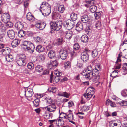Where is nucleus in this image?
<instances>
[{
	"label": "nucleus",
	"instance_id": "a878e982",
	"mask_svg": "<svg viewBox=\"0 0 127 127\" xmlns=\"http://www.w3.org/2000/svg\"><path fill=\"white\" fill-rule=\"evenodd\" d=\"M65 36L67 39H70L72 37V31L68 30L66 32Z\"/></svg>",
	"mask_w": 127,
	"mask_h": 127
},
{
	"label": "nucleus",
	"instance_id": "f03ea898",
	"mask_svg": "<svg viewBox=\"0 0 127 127\" xmlns=\"http://www.w3.org/2000/svg\"><path fill=\"white\" fill-rule=\"evenodd\" d=\"M51 6L48 3L44 2L40 7L39 10L43 15L48 16L51 12Z\"/></svg>",
	"mask_w": 127,
	"mask_h": 127
},
{
	"label": "nucleus",
	"instance_id": "4468645a",
	"mask_svg": "<svg viewBox=\"0 0 127 127\" xmlns=\"http://www.w3.org/2000/svg\"><path fill=\"white\" fill-rule=\"evenodd\" d=\"M33 92L32 89L31 88H28L25 91V95L27 97H30L32 96Z\"/></svg>",
	"mask_w": 127,
	"mask_h": 127
},
{
	"label": "nucleus",
	"instance_id": "2f4dec72",
	"mask_svg": "<svg viewBox=\"0 0 127 127\" xmlns=\"http://www.w3.org/2000/svg\"><path fill=\"white\" fill-rule=\"evenodd\" d=\"M111 125H112L113 127L114 126L116 127H121V123L120 121L117 123H115L114 121H112L111 123Z\"/></svg>",
	"mask_w": 127,
	"mask_h": 127
},
{
	"label": "nucleus",
	"instance_id": "5701e85b",
	"mask_svg": "<svg viewBox=\"0 0 127 127\" xmlns=\"http://www.w3.org/2000/svg\"><path fill=\"white\" fill-rule=\"evenodd\" d=\"M48 121L49 122V124L50 125H52L54 127H58V119L49 120Z\"/></svg>",
	"mask_w": 127,
	"mask_h": 127
},
{
	"label": "nucleus",
	"instance_id": "dca6fc26",
	"mask_svg": "<svg viewBox=\"0 0 127 127\" xmlns=\"http://www.w3.org/2000/svg\"><path fill=\"white\" fill-rule=\"evenodd\" d=\"M89 55L86 52H82L81 54V58L83 62H87L89 60Z\"/></svg>",
	"mask_w": 127,
	"mask_h": 127
},
{
	"label": "nucleus",
	"instance_id": "79ce46f5",
	"mask_svg": "<svg viewBox=\"0 0 127 127\" xmlns=\"http://www.w3.org/2000/svg\"><path fill=\"white\" fill-rule=\"evenodd\" d=\"M95 16L96 19H98L100 18L101 16V14L100 12H96L95 13Z\"/></svg>",
	"mask_w": 127,
	"mask_h": 127
},
{
	"label": "nucleus",
	"instance_id": "37998d69",
	"mask_svg": "<svg viewBox=\"0 0 127 127\" xmlns=\"http://www.w3.org/2000/svg\"><path fill=\"white\" fill-rule=\"evenodd\" d=\"M66 114L65 113L62 112L60 113L59 118L61 119H65L66 117Z\"/></svg>",
	"mask_w": 127,
	"mask_h": 127
},
{
	"label": "nucleus",
	"instance_id": "864d4df0",
	"mask_svg": "<svg viewBox=\"0 0 127 127\" xmlns=\"http://www.w3.org/2000/svg\"><path fill=\"white\" fill-rule=\"evenodd\" d=\"M67 116L68 119L69 121L73 120V115L72 113H69L67 115Z\"/></svg>",
	"mask_w": 127,
	"mask_h": 127
},
{
	"label": "nucleus",
	"instance_id": "2eb2a0df",
	"mask_svg": "<svg viewBox=\"0 0 127 127\" xmlns=\"http://www.w3.org/2000/svg\"><path fill=\"white\" fill-rule=\"evenodd\" d=\"M81 74L84 77L87 79L90 80L92 77V72L91 71L89 72H86L85 73L83 72Z\"/></svg>",
	"mask_w": 127,
	"mask_h": 127
},
{
	"label": "nucleus",
	"instance_id": "423d86ee",
	"mask_svg": "<svg viewBox=\"0 0 127 127\" xmlns=\"http://www.w3.org/2000/svg\"><path fill=\"white\" fill-rule=\"evenodd\" d=\"M10 17L8 14L4 13L1 15L0 19L5 23H7L9 21Z\"/></svg>",
	"mask_w": 127,
	"mask_h": 127
},
{
	"label": "nucleus",
	"instance_id": "c03bdc74",
	"mask_svg": "<svg viewBox=\"0 0 127 127\" xmlns=\"http://www.w3.org/2000/svg\"><path fill=\"white\" fill-rule=\"evenodd\" d=\"M27 67L28 69H32L34 68V65L32 63L30 62L28 63Z\"/></svg>",
	"mask_w": 127,
	"mask_h": 127
},
{
	"label": "nucleus",
	"instance_id": "9d476101",
	"mask_svg": "<svg viewBox=\"0 0 127 127\" xmlns=\"http://www.w3.org/2000/svg\"><path fill=\"white\" fill-rule=\"evenodd\" d=\"M100 71L96 69H93L92 72V75L94 77L95 79H97L98 80L100 79V76L101 75Z\"/></svg>",
	"mask_w": 127,
	"mask_h": 127
},
{
	"label": "nucleus",
	"instance_id": "b1692460",
	"mask_svg": "<svg viewBox=\"0 0 127 127\" xmlns=\"http://www.w3.org/2000/svg\"><path fill=\"white\" fill-rule=\"evenodd\" d=\"M95 1L94 0H85V2L86 4H85V6L87 7H88L90 5L94 4Z\"/></svg>",
	"mask_w": 127,
	"mask_h": 127
},
{
	"label": "nucleus",
	"instance_id": "f3484780",
	"mask_svg": "<svg viewBox=\"0 0 127 127\" xmlns=\"http://www.w3.org/2000/svg\"><path fill=\"white\" fill-rule=\"evenodd\" d=\"M7 34L8 36L11 39H13L15 37V31L13 30L8 31Z\"/></svg>",
	"mask_w": 127,
	"mask_h": 127
},
{
	"label": "nucleus",
	"instance_id": "58836bf2",
	"mask_svg": "<svg viewBox=\"0 0 127 127\" xmlns=\"http://www.w3.org/2000/svg\"><path fill=\"white\" fill-rule=\"evenodd\" d=\"M64 119H58V127H60L63 126L64 123Z\"/></svg>",
	"mask_w": 127,
	"mask_h": 127
},
{
	"label": "nucleus",
	"instance_id": "0e129e2a",
	"mask_svg": "<svg viewBox=\"0 0 127 127\" xmlns=\"http://www.w3.org/2000/svg\"><path fill=\"white\" fill-rule=\"evenodd\" d=\"M6 52H9V53H10V50L9 47H6L5 48L3 49V51Z\"/></svg>",
	"mask_w": 127,
	"mask_h": 127
},
{
	"label": "nucleus",
	"instance_id": "7ed1b4c3",
	"mask_svg": "<svg viewBox=\"0 0 127 127\" xmlns=\"http://www.w3.org/2000/svg\"><path fill=\"white\" fill-rule=\"evenodd\" d=\"M62 25L63 22L62 20L51 21L50 23V28L54 31H59L62 28Z\"/></svg>",
	"mask_w": 127,
	"mask_h": 127
},
{
	"label": "nucleus",
	"instance_id": "680f3d73",
	"mask_svg": "<svg viewBox=\"0 0 127 127\" xmlns=\"http://www.w3.org/2000/svg\"><path fill=\"white\" fill-rule=\"evenodd\" d=\"M95 67L94 69H96L100 71L101 69L100 65L99 64L96 65L95 66Z\"/></svg>",
	"mask_w": 127,
	"mask_h": 127
},
{
	"label": "nucleus",
	"instance_id": "603ef678",
	"mask_svg": "<svg viewBox=\"0 0 127 127\" xmlns=\"http://www.w3.org/2000/svg\"><path fill=\"white\" fill-rule=\"evenodd\" d=\"M70 66V62H67L64 63V66L65 68H69Z\"/></svg>",
	"mask_w": 127,
	"mask_h": 127
},
{
	"label": "nucleus",
	"instance_id": "0eeeda50",
	"mask_svg": "<svg viewBox=\"0 0 127 127\" xmlns=\"http://www.w3.org/2000/svg\"><path fill=\"white\" fill-rule=\"evenodd\" d=\"M70 50L69 49H65L63 51H61L60 53V56L63 60L65 59L67 56L68 54L69 53Z\"/></svg>",
	"mask_w": 127,
	"mask_h": 127
},
{
	"label": "nucleus",
	"instance_id": "1a4fd4ad",
	"mask_svg": "<svg viewBox=\"0 0 127 127\" xmlns=\"http://www.w3.org/2000/svg\"><path fill=\"white\" fill-rule=\"evenodd\" d=\"M35 25L37 28L42 30L45 28L46 24L44 22H40V21H38L35 22Z\"/></svg>",
	"mask_w": 127,
	"mask_h": 127
},
{
	"label": "nucleus",
	"instance_id": "a19ab883",
	"mask_svg": "<svg viewBox=\"0 0 127 127\" xmlns=\"http://www.w3.org/2000/svg\"><path fill=\"white\" fill-rule=\"evenodd\" d=\"M95 26L96 28L98 30H100L102 28L101 22L100 21H97L95 24Z\"/></svg>",
	"mask_w": 127,
	"mask_h": 127
},
{
	"label": "nucleus",
	"instance_id": "ea45409f",
	"mask_svg": "<svg viewBox=\"0 0 127 127\" xmlns=\"http://www.w3.org/2000/svg\"><path fill=\"white\" fill-rule=\"evenodd\" d=\"M63 41V38L62 37L60 38L57 39L56 44L58 45H60L62 44Z\"/></svg>",
	"mask_w": 127,
	"mask_h": 127
},
{
	"label": "nucleus",
	"instance_id": "a211bd4d",
	"mask_svg": "<svg viewBox=\"0 0 127 127\" xmlns=\"http://www.w3.org/2000/svg\"><path fill=\"white\" fill-rule=\"evenodd\" d=\"M15 27L16 29L18 30H21L24 27V24L20 22H18L15 25Z\"/></svg>",
	"mask_w": 127,
	"mask_h": 127
},
{
	"label": "nucleus",
	"instance_id": "338daca9",
	"mask_svg": "<svg viewBox=\"0 0 127 127\" xmlns=\"http://www.w3.org/2000/svg\"><path fill=\"white\" fill-rule=\"evenodd\" d=\"M124 44L126 45V46H127V40H125L124 41H123L122 42V43H121V44L120 45V46H122Z\"/></svg>",
	"mask_w": 127,
	"mask_h": 127
},
{
	"label": "nucleus",
	"instance_id": "de8ad7c7",
	"mask_svg": "<svg viewBox=\"0 0 127 127\" xmlns=\"http://www.w3.org/2000/svg\"><path fill=\"white\" fill-rule=\"evenodd\" d=\"M89 108V106H84L82 107L81 109L82 111H88Z\"/></svg>",
	"mask_w": 127,
	"mask_h": 127
},
{
	"label": "nucleus",
	"instance_id": "c9c22d12",
	"mask_svg": "<svg viewBox=\"0 0 127 127\" xmlns=\"http://www.w3.org/2000/svg\"><path fill=\"white\" fill-rule=\"evenodd\" d=\"M70 95V94L67 93L65 92H63L59 94L60 96H64L67 98H69Z\"/></svg>",
	"mask_w": 127,
	"mask_h": 127
},
{
	"label": "nucleus",
	"instance_id": "f257e3e1",
	"mask_svg": "<svg viewBox=\"0 0 127 127\" xmlns=\"http://www.w3.org/2000/svg\"><path fill=\"white\" fill-rule=\"evenodd\" d=\"M21 46L23 49L28 51L31 53H32L34 51L35 48L34 45L30 41H24Z\"/></svg>",
	"mask_w": 127,
	"mask_h": 127
},
{
	"label": "nucleus",
	"instance_id": "473e14b6",
	"mask_svg": "<svg viewBox=\"0 0 127 127\" xmlns=\"http://www.w3.org/2000/svg\"><path fill=\"white\" fill-rule=\"evenodd\" d=\"M58 65V63L56 60H55L52 61L51 62L50 64H49V66L50 67H53V68H55Z\"/></svg>",
	"mask_w": 127,
	"mask_h": 127
},
{
	"label": "nucleus",
	"instance_id": "09e8293b",
	"mask_svg": "<svg viewBox=\"0 0 127 127\" xmlns=\"http://www.w3.org/2000/svg\"><path fill=\"white\" fill-rule=\"evenodd\" d=\"M61 78V77H59L56 75V76H55L53 81L54 82L56 83H57L59 82Z\"/></svg>",
	"mask_w": 127,
	"mask_h": 127
},
{
	"label": "nucleus",
	"instance_id": "e433bc0d",
	"mask_svg": "<svg viewBox=\"0 0 127 127\" xmlns=\"http://www.w3.org/2000/svg\"><path fill=\"white\" fill-rule=\"evenodd\" d=\"M65 10L64 6L63 5H61L59 6L58 10L59 12L63 13L64 11Z\"/></svg>",
	"mask_w": 127,
	"mask_h": 127
},
{
	"label": "nucleus",
	"instance_id": "4be33fe9",
	"mask_svg": "<svg viewBox=\"0 0 127 127\" xmlns=\"http://www.w3.org/2000/svg\"><path fill=\"white\" fill-rule=\"evenodd\" d=\"M81 19L82 22L84 23H86L90 20L88 16L84 15L81 16Z\"/></svg>",
	"mask_w": 127,
	"mask_h": 127
},
{
	"label": "nucleus",
	"instance_id": "8fccbe9b",
	"mask_svg": "<svg viewBox=\"0 0 127 127\" xmlns=\"http://www.w3.org/2000/svg\"><path fill=\"white\" fill-rule=\"evenodd\" d=\"M117 103L119 104L121 106H126L127 105V101H123L121 102H118Z\"/></svg>",
	"mask_w": 127,
	"mask_h": 127
},
{
	"label": "nucleus",
	"instance_id": "3c124183",
	"mask_svg": "<svg viewBox=\"0 0 127 127\" xmlns=\"http://www.w3.org/2000/svg\"><path fill=\"white\" fill-rule=\"evenodd\" d=\"M121 95L124 97L127 96V89H125L121 92Z\"/></svg>",
	"mask_w": 127,
	"mask_h": 127
},
{
	"label": "nucleus",
	"instance_id": "13d9d810",
	"mask_svg": "<svg viewBox=\"0 0 127 127\" xmlns=\"http://www.w3.org/2000/svg\"><path fill=\"white\" fill-rule=\"evenodd\" d=\"M29 2V0H26L24 2V5L25 7L27 8L28 7Z\"/></svg>",
	"mask_w": 127,
	"mask_h": 127
},
{
	"label": "nucleus",
	"instance_id": "69168bd1",
	"mask_svg": "<svg viewBox=\"0 0 127 127\" xmlns=\"http://www.w3.org/2000/svg\"><path fill=\"white\" fill-rule=\"evenodd\" d=\"M7 26L9 27H12L13 25V24L12 23L10 22L9 21L7 23Z\"/></svg>",
	"mask_w": 127,
	"mask_h": 127
},
{
	"label": "nucleus",
	"instance_id": "bf43d9fd",
	"mask_svg": "<svg viewBox=\"0 0 127 127\" xmlns=\"http://www.w3.org/2000/svg\"><path fill=\"white\" fill-rule=\"evenodd\" d=\"M35 39L36 42H40L41 41L42 38L39 36H37L35 38Z\"/></svg>",
	"mask_w": 127,
	"mask_h": 127
},
{
	"label": "nucleus",
	"instance_id": "20e7f679",
	"mask_svg": "<svg viewBox=\"0 0 127 127\" xmlns=\"http://www.w3.org/2000/svg\"><path fill=\"white\" fill-rule=\"evenodd\" d=\"M95 90L93 87H89L87 90L86 93L84 94L83 96L87 100H89L95 93Z\"/></svg>",
	"mask_w": 127,
	"mask_h": 127
},
{
	"label": "nucleus",
	"instance_id": "c85d7f7f",
	"mask_svg": "<svg viewBox=\"0 0 127 127\" xmlns=\"http://www.w3.org/2000/svg\"><path fill=\"white\" fill-rule=\"evenodd\" d=\"M20 43V41L17 39H14L11 43V45L13 47H15L18 45Z\"/></svg>",
	"mask_w": 127,
	"mask_h": 127
},
{
	"label": "nucleus",
	"instance_id": "412c9836",
	"mask_svg": "<svg viewBox=\"0 0 127 127\" xmlns=\"http://www.w3.org/2000/svg\"><path fill=\"white\" fill-rule=\"evenodd\" d=\"M27 20L31 22L34 21L35 18L32 14L30 12L28 13L26 15Z\"/></svg>",
	"mask_w": 127,
	"mask_h": 127
},
{
	"label": "nucleus",
	"instance_id": "f704fd0d",
	"mask_svg": "<svg viewBox=\"0 0 127 127\" xmlns=\"http://www.w3.org/2000/svg\"><path fill=\"white\" fill-rule=\"evenodd\" d=\"M71 20L75 21L77 18V14L74 12H72L70 14Z\"/></svg>",
	"mask_w": 127,
	"mask_h": 127
},
{
	"label": "nucleus",
	"instance_id": "4d7b16f0",
	"mask_svg": "<svg viewBox=\"0 0 127 127\" xmlns=\"http://www.w3.org/2000/svg\"><path fill=\"white\" fill-rule=\"evenodd\" d=\"M45 100H46V102L47 103L49 104L52 103V101L50 97H46L45 98Z\"/></svg>",
	"mask_w": 127,
	"mask_h": 127
},
{
	"label": "nucleus",
	"instance_id": "49530a36",
	"mask_svg": "<svg viewBox=\"0 0 127 127\" xmlns=\"http://www.w3.org/2000/svg\"><path fill=\"white\" fill-rule=\"evenodd\" d=\"M98 54V52L97 50L95 49L92 52V56L93 57H96Z\"/></svg>",
	"mask_w": 127,
	"mask_h": 127
},
{
	"label": "nucleus",
	"instance_id": "cd10ccee",
	"mask_svg": "<svg viewBox=\"0 0 127 127\" xmlns=\"http://www.w3.org/2000/svg\"><path fill=\"white\" fill-rule=\"evenodd\" d=\"M89 37L86 35H84L82 36L81 38V41L83 43H86L88 41Z\"/></svg>",
	"mask_w": 127,
	"mask_h": 127
},
{
	"label": "nucleus",
	"instance_id": "c756f323",
	"mask_svg": "<svg viewBox=\"0 0 127 127\" xmlns=\"http://www.w3.org/2000/svg\"><path fill=\"white\" fill-rule=\"evenodd\" d=\"M36 50L38 52L40 53L44 51V48L41 45H39L36 46Z\"/></svg>",
	"mask_w": 127,
	"mask_h": 127
},
{
	"label": "nucleus",
	"instance_id": "72a5a7b5",
	"mask_svg": "<svg viewBox=\"0 0 127 127\" xmlns=\"http://www.w3.org/2000/svg\"><path fill=\"white\" fill-rule=\"evenodd\" d=\"M5 58L6 61L8 62H11L13 60V58L12 56L9 54L6 55Z\"/></svg>",
	"mask_w": 127,
	"mask_h": 127
},
{
	"label": "nucleus",
	"instance_id": "052dcab7",
	"mask_svg": "<svg viewBox=\"0 0 127 127\" xmlns=\"http://www.w3.org/2000/svg\"><path fill=\"white\" fill-rule=\"evenodd\" d=\"M93 69L91 65L88 66L86 69V71L87 72H92V70Z\"/></svg>",
	"mask_w": 127,
	"mask_h": 127
},
{
	"label": "nucleus",
	"instance_id": "6e6552de",
	"mask_svg": "<svg viewBox=\"0 0 127 127\" xmlns=\"http://www.w3.org/2000/svg\"><path fill=\"white\" fill-rule=\"evenodd\" d=\"M26 59V56L25 55H23L22 56L20 57L16 61L18 65L20 66L24 65H25V60Z\"/></svg>",
	"mask_w": 127,
	"mask_h": 127
},
{
	"label": "nucleus",
	"instance_id": "7c9ffc66",
	"mask_svg": "<svg viewBox=\"0 0 127 127\" xmlns=\"http://www.w3.org/2000/svg\"><path fill=\"white\" fill-rule=\"evenodd\" d=\"M48 56L50 59L54 58L55 57V53L54 50H50L48 53Z\"/></svg>",
	"mask_w": 127,
	"mask_h": 127
},
{
	"label": "nucleus",
	"instance_id": "aec40b11",
	"mask_svg": "<svg viewBox=\"0 0 127 127\" xmlns=\"http://www.w3.org/2000/svg\"><path fill=\"white\" fill-rule=\"evenodd\" d=\"M83 24L81 22H78L76 25L75 30L78 32H79L83 29Z\"/></svg>",
	"mask_w": 127,
	"mask_h": 127
},
{
	"label": "nucleus",
	"instance_id": "4c0bfd02",
	"mask_svg": "<svg viewBox=\"0 0 127 127\" xmlns=\"http://www.w3.org/2000/svg\"><path fill=\"white\" fill-rule=\"evenodd\" d=\"M18 35L20 37L24 36L25 35V31L23 30H20L18 33Z\"/></svg>",
	"mask_w": 127,
	"mask_h": 127
},
{
	"label": "nucleus",
	"instance_id": "393cba45",
	"mask_svg": "<svg viewBox=\"0 0 127 127\" xmlns=\"http://www.w3.org/2000/svg\"><path fill=\"white\" fill-rule=\"evenodd\" d=\"M89 9L90 11L91 12L95 13L96 12L97 10V7L95 6V3L94 4H92L90 6Z\"/></svg>",
	"mask_w": 127,
	"mask_h": 127
},
{
	"label": "nucleus",
	"instance_id": "e2e57ef3",
	"mask_svg": "<svg viewBox=\"0 0 127 127\" xmlns=\"http://www.w3.org/2000/svg\"><path fill=\"white\" fill-rule=\"evenodd\" d=\"M24 1V0H15V3L17 4H21Z\"/></svg>",
	"mask_w": 127,
	"mask_h": 127
},
{
	"label": "nucleus",
	"instance_id": "bb28decb",
	"mask_svg": "<svg viewBox=\"0 0 127 127\" xmlns=\"http://www.w3.org/2000/svg\"><path fill=\"white\" fill-rule=\"evenodd\" d=\"M53 114L51 113H48L47 111H45L43 115L44 117L47 119H51L53 117Z\"/></svg>",
	"mask_w": 127,
	"mask_h": 127
},
{
	"label": "nucleus",
	"instance_id": "9b49d317",
	"mask_svg": "<svg viewBox=\"0 0 127 127\" xmlns=\"http://www.w3.org/2000/svg\"><path fill=\"white\" fill-rule=\"evenodd\" d=\"M122 56V55L121 54V53L118 55V56L117 58V61L115 62L116 66L115 69H119L121 68V57Z\"/></svg>",
	"mask_w": 127,
	"mask_h": 127
},
{
	"label": "nucleus",
	"instance_id": "5fc2aeb1",
	"mask_svg": "<svg viewBox=\"0 0 127 127\" xmlns=\"http://www.w3.org/2000/svg\"><path fill=\"white\" fill-rule=\"evenodd\" d=\"M0 29L2 32H4L6 30V28L3 25L0 21Z\"/></svg>",
	"mask_w": 127,
	"mask_h": 127
},
{
	"label": "nucleus",
	"instance_id": "6ab92c4d",
	"mask_svg": "<svg viewBox=\"0 0 127 127\" xmlns=\"http://www.w3.org/2000/svg\"><path fill=\"white\" fill-rule=\"evenodd\" d=\"M61 15L58 13L55 12L53 11L52 14V19L56 20L60 18Z\"/></svg>",
	"mask_w": 127,
	"mask_h": 127
},
{
	"label": "nucleus",
	"instance_id": "39448f33",
	"mask_svg": "<svg viewBox=\"0 0 127 127\" xmlns=\"http://www.w3.org/2000/svg\"><path fill=\"white\" fill-rule=\"evenodd\" d=\"M74 23L70 19H68L64 22L63 26L65 28L68 30L72 29L74 26Z\"/></svg>",
	"mask_w": 127,
	"mask_h": 127
},
{
	"label": "nucleus",
	"instance_id": "774afa93",
	"mask_svg": "<svg viewBox=\"0 0 127 127\" xmlns=\"http://www.w3.org/2000/svg\"><path fill=\"white\" fill-rule=\"evenodd\" d=\"M62 74V73L59 71H57L56 73V75L59 77H61Z\"/></svg>",
	"mask_w": 127,
	"mask_h": 127
},
{
	"label": "nucleus",
	"instance_id": "f8f14e48",
	"mask_svg": "<svg viewBox=\"0 0 127 127\" xmlns=\"http://www.w3.org/2000/svg\"><path fill=\"white\" fill-rule=\"evenodd\" d=\"M43 95L40 94H35V97H37V98L34 99L33 102L34 106L35 107H37L38 106L40 100L38 98H40L42 97Z\"/></svg>",
	"mask_w": 127,
	"mask_h": 127
},
{
	"label": "nucleus",
	"instance_id": "6e6d98bb",
	"mask_svg": "<svg viewBox=\"0 0 127 127\" xmlns=\"http://www.w3.org/2000/svg\"><path fill=\"white\" fill-rule=\"evenodd\" d=\"M73 47L74 50H77L79 49L80 48V46L78 43H76L74 45Z\"/></svg>",
	"mask_w": 127,
	"mask_h": 127
},
{
	"label": "nucleus",
	"instance_id": "ddd939ff",
	"mask_svg": "<svg viewBox=\"0 0 127 127\" xmlns=\"http://www.w3.org/2000/svg\"><path fill=\"white\" fill-rule=\"evenodd\" d=\"M45 109H47V110L50 112H54L57 108L55 104H50L45 107Z\"/></svg>",
	"mask_w": 127,
	"mask_h": 127
},
{
	"label": "nucleus",
	"instance_id": "a18cd8bd",
	"mask_svg": "<svg viewBox=\"0 0 127 127\" xmlns=\"http://www.w3.org/2000/svg\"><path fill=\"white\" fill-rule=\"evenodd\" d=\"M43 68L42 66L38 65L37 66L35 67V70L37 72H40L42 70Z\"/></svg>",
	"mask_w": 127,
	"mask_h": 127
}]
</instances>
